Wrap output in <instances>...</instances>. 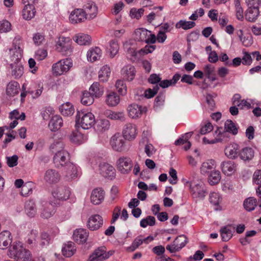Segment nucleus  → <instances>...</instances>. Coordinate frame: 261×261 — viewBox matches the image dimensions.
I'll return each instance as SVG.
<instances>
[{"mask_svg": "<svg viewBox=\"0 0 261 261\" xmlns=\"http://www.w3.org/2000/svg\"><path fill=\"white\" fill-rule=\"evenodd\" d=\"M95 129L99 133H103L108 130L110 126L109 121L105 119L95 120Z\"/></svg>", "mask_w": 261, "mask_h": 261, "instance_id": "obj_30", "label": "nucleus"}, {"mask_svg": "<svg viewBox=\"0 0 261 261\" xmlns=\"http://www.w3.org/2000/svg\"><path fill=\"white\" fill-rule=\"evenodd\" d=\"M24 210L26 214L30 217L35 216L37 214V207L35 201L33 200H29L25 202Z\"/></svg>", "mask_w": 261, "mask_h": 261, "instance_id": "obj_28", "label": "nucleus"}, {"mask_svg": "<svg viewBox=\"0 0 261 261\" xmlns=\"http://www.w3.org/2000/svg\"><path fill=\"white\" fill-rule=\"evenodd\" d=\"M258 15V8L248 7L245 13V17L248 21L254 22L256 20Z\"/></svg>", "mask_w": 261, "mask_h": 261, "instance_id": "obj_33", "label": "nucleus"}, {"mask_svg": "<svg viewBox=\"0 0 261 261\" xmlns=\"http://www.w3.org/2000/svg\"><path fill=\"white\" fill-rule=\"evenodd\" d=\"M128 116L132 118H138L141 116L143 113L147 111L145 107H142L136 103H133L128 107L127 108Z\"/></svg>", "mask_w": 261, "mask_h": 261, "instance_id": "obj_10", "label": "nucleus"}, {"mask_svg": "<svg viewBox=\"0 0 261 261\" xmlns=\"http://www.w3.org/2000/svg\"><path fill=\"white\" fill-rule=\"evenodd\" d=\"M73 65L70 59H63L53 66V71L57 75H61L69 70Z\"/></svg>", "mask_w": 261, "mask_h": 261, "instance_id": "obj_5", "label": "nucleus"}, {"mask_svg": "<svg viewBox=\"0 0 261 261\" xmlns=\"http://www.w3.org/2000/svg\"><path fill=\"white\" fill-rule=\"evenodd\" d=\"M76 251L74 248V244L72 242H68L62 247V251L64 256L70 257Z\"/></svg>", "mask_w": 261, "mask_h": 261, "instance_id": "obj_38", "label": "nucleus"}, {"mask_svg": "<svg viewBox=\"0 0 261 261\" xmlns=\"http://www.w3.org/2000/svg\"><path fill=\"white\" fill-rule=\"evenodd\" d=\"M110 257L109 253L107 252L105 246L98 247L89 256V261H103Z\"/></svg>", "mask_w": 261, "mask_h": 261, "instance_id": "obj_9", "label": "nucleus"}, {"mask_svg": "<svg viewBox=\"0 0 261 261\" xmlns=\"http://www.w3.org/2000/svg\"><path fill=\"white\" fill-rule=\"evenodd\" d=\"M239 156L244 161H249L254 156V151L250 147H245L241 150H240Z\"/></svg>", "mask_w": 261, "mask_h": 261, "instance_id": "obj_32", "label": "nucleus"}, {"mask_svg": "<svg viewBox=\"0 0 261 261\" xmlns=\"http://www.w3.org/2000/svg\"><path fill=\"white\" fill-rule=\"evenodd\" d=\"M126 140L121 134L116 133L110 139V145L116 151H124L128 149Z\"/></svg>", "mask_w": 261, "mask_h": 261, "instance_id": "obj_4", "label": "nucleus"}, {"mask_svg": "<svg viewBox=\"0 0 261 261\" xmlns=\"http://www.w3.org/2000/svg\"><path fill=\"white\" fill-rule=\"evenodd\" d=\"M111 73L110 68L107 65L103 66L99 71L98 77L103 82L108 81Z\"/></svg>", "mask_w": 261, "mask_h": 261, "instance_id": "obj_43", "label": "nucleus"}, {"mask_svg": "<svg viewBox=\"0 0 261 261\" xmlns=\"http://www.w3.org/2000/svg\"><path fill=\"white\" fill-rule=\"evenodd\" d=\"M203 71L204 74L210 81L213 82L216 80L215 68L213 65L211 64L206 65L203 67Z\"/></svg>", "mask_w": 261, "mask_h": 261, "instance_id": "obj_37", "label": "nucleus"}, {"mask_svg": "<svg viewBox=\"0 0 261 261\" xmlns=\"http://www.w3.org/2000/svg\"><path fill=\"white\" fill-rule=\"evenodd\" d=\"M217 96V94L214 93L213 94H207L205 97L206 101L208 105V107L211 110H213L215 107V103L214 98Z\"/></svg>", "mask_w": 261, "mask_h": 261, "instance_id": "obj_56", "label": "nucleus"}, {"mask_svg": "<svg viewBox=\"0 0 261 261\" xmlns=\"http://www.w3.org/2000/svg\"><path fill=\"white\" fill-rule=\"evenodd\" d=\"M136 134V128L135 125L132 123H128L125 125L122 135L125 139L128 140L134 139Z\"/></svg>", "mask_w": 261, "mask_h": 261, "instance_id": "obj_19", "label": "nucleus"}, {"mask_svg": "<svg viewBox=\"0 0 261 261\" xmlns=\"http://www.w3.org/2000/svg\"><path fill=\"white\" fill-rule=\"evenodd\" d=\"M88 232L85 229L80 228L74 231L73 239L77 243L83 244L86 242Z\"/></svg>", "mask_w": 261, "mask_h": 261, "instance_id": "obj_21", "label": "nucleus"}, {"mask_svg": "<svg viewBox=\"0 0 261 261\" xmlns=\"http://www.w3.org/2000/svg\"><path fill=\"white\" fill-rule=\"evenodd\" d=\"M240 150L239 146L234 143L225 148V153L229 159H235L239 156Z\"/></svg>", "mask_w": 261, "mask_h": 261, "instance_id": "obj_23", "label": "nucleus"}, {"mask_svg": "<svg viewBox=\"0 0 261 261\" xmlns=\"http://www.w3.org/2000/svg\"><path fill=\"white\" fill-rule=\"evenodd\" d=\"M210 202L214 205H218L221 201V198L217 193L213 192L210 194Z\"/></svg>", "mask_w": 261, "mask_h": 261, "instance_id": "obj_61", "label": "nucleus"}, {"mask_svg": "<svg viewBox=\"0 0 261 261\" xmlns=\"http://www.w3.org/2000/svg\"><path fill=\"white\" fill-rule=\"evenodd\" d=\"M19 83L15 81H11L7 85L6 93L8 96L13 97L19 93Z\"/></svg>", "mask_w": 261, "mask_h": 261, "instance_id": "obj_29", "label": "nucleus"}, {"mask_svg": "<svg viewBox=\"0 0 261 261\" xmlns=\"http://www.w3.org/2000/svg\"><path fill=\"white\" fill-rule=\"evenodd\" d=\"M159 87L158 85L153 87L152 89L149 88L145 91L144 96L147 98L153 97L158 92Z\"/></svg>", "mask_w": 261, "mask_h": 261, "instance_id": "obj_57", "label": "nucleus"}, {"mask_svg": "<svg viewBox=\"0 0 261 261\" xmlns=\"http://www.w3.org/2000/svg\"><path fill=\"white\" fill-rule=\"evenodd\" d=\"M236 17L238 19L242 20L244 18L243 10L241 6L240 2L239 0H234Z\"/></svg>", "mask_w": 261, "mask_h": 261, "instance_id": "obj_54", "label": "nucleus"}, {"mask_svg": "<svg viewBox=\"0 0 261 261\" xmlns=\"http://www.w3.org/2000/svg\"><path fill=\"white\" fill-rule=\"evenodd\" d=\"M8 256L15 261H32V255L20 242H14L9 247Z\"/></svg>", "mask_w": 261, "mask_h": 261, "instance_id": "obj_1", "label": "nucleus"}, {"mask_svg": "<svg viewBox=\"0 0 261 261\" xmlns=\"http://www.w3.org/2000/svg\"><path fill=\"white\" fill-rule=\"evenodd\" d=\"M44 179L48 184H56L60 180V175L55 169H48L45 172Z\"/></svg>", "mask_w": 261, "mask_h": 261, "instance_id": "obj_15", "label": "nucleus"}, {"mask_svg": "<svg viewBox=\"0 0 261 261\" xmlns=\"http://www.w3.org/2000/svg\"><path fill=\"white\" fill-rule=\"evenodd\" d=\"M173 243L180 250L188 243V238L185 235H181L177 237L173 241Z\"/></svg>", "mask_w": 261, "mask_h": 261, "instance_id": "obj_53", "label": "nucleus"}, {"mask_svg": "<svg viewBox=\"0 0 261 261\" xmlns=\"http://www.w3.org/2000/svg\"><path fill=\"white\" fill-rule=\"evenodd\" d=\"M155 224V218L153 216H148L142 219L140 221V226L145 228L147 225L153 226Z\"/></svg>", "mask_w": 261, "mask_h": 261, "instance_id": "obj_52", "label": "nucleus"}, {"mask_svg": "<svg viewBox=\"0 0 261 261\" xmlns=\"http://www.w3.org/2000/svg\"><path fill=\"white\" fill-rule=\"evenodd\" d=\"M89 91L91 93L94 98L101 97L104 92V88L102 85L98 82H94L90 86Z\"/></svg>", "mask_w": 261, "mask_h": 261, "instance_id": "obj_27", "label": "nucleus"}, {"mask_svg": "<svg viewBox=\"0 0 261 261\" xmlns=\"http://www.w3.org/2000/svg\"><path fill=\"white\" fill-rule=\"evenodd\" d=\"M87 19L83 10L77 9L73 10L70 14L69 20L72 23H77L84 21Z\"/></svg>", "mask_w": 261, "mask_h": 261, "instance_id": "obj_17", "label": "nucleus"}, {"mask_svg": "<svg viewBox=\"0 0 261 261\" xmlns=\"http://www.w3.org/2000/svg\"><path fill=\"white\" fill-rule=\"evenodd\" d=\"M105 115L107 118L112 120H120L121 121L124 120V115L123 113L107 110L105 112Z\"/></svg>", "mask_w": 261, "mask_h": 261, "instance_id": "obj_44", "label": "nucleus"}, {"mask_svg": "<svg viewBox=\"0 0 261 261\" xmlns=\"http://www.w3.org/2000/svg\"><path fill=\"white\" fill-rule=\"evenodd\" d=\"M18 158L17 155L6 157L8 166L10 167L16 166L18 164Z\"/></svg>", "mask_w": 261, "mask_h": 261, "instance_id": "obj_64", "label": "nucleus"}, {"mask_svg": "<svg viewBox=\"0 0 261 261\" xmlns=\"http://www.w3.org/2000/svg\"><path fill=\"white\" fill-rule=\"evenodd\" d=\"M63 125V120L61 116L55 115L50 119L48 127L52 132H56Z\"/></svg>", "mask_w": 261, "mask_h": 261, "instance_id": "obj_26", "label": "nucleus"}, {"mask_svg": "<svg viewBox=\"0 0 261 261\" xmlns=\"http://www.w3.org/2000/svg\"><path fill=\"white\" fill-rule=\"evenodd\" d=\"M65 167L64 177L67 181L76 178L79 175L78 167L73 163H68Z\"/></svg>", "mask_w": 261, "mask_h": 261, "instance_id": "obj_14", "label": "nucleus"}, {"mask_svg": "<svg viewBox=\"0 0 261 261\" xmlns=\"http://www.w3.org/2000/svg\"><path fill=\"white\" fill-rule=\"evenodd\" d=\"M75 122L84 129L91 128L95 123L94 115L91 112L77 111L75 116Z\"/></svg>", "mask_w": 261, "mask_h": 261, "instance_id": "obj_3", "label": "nucleus"}, {"mask_svg": "<svg viewBox=\"0 0 261 261\" xmlns=\"http://www.w3.org/2000/svg\"><path fill=\"white\" fill-rule=\"evenodd\" d=\"M244 208L249 212L254 210L257 205V200L254 197H249L246 199L243 203Z\"/></svg>", "mask_w": 261, "mask_h": 261, "instance_id": "obj_42", "label": "nucleus"}, {"mask_svg": "<svg viewBox=\"0 0 261 261\" xmlns=\"http://www.w3.org/2000/svg\"><path fill=\"white\" fill-rule=\"evenodd\" d=\"M103 225V219L99 215H94L90 217L87 222L88 228L92 231L98 229Z\"/></svg>", "mask_w": 261, "mask_h": 261, "instance_id": "obj_13", "label": "nucleus"}, {"mask_svg": "<svg viewBox=\"0 0 261 261\" xmlns=\"http://www.w3.org/2000/svg\"><path fill=\"white\" fill-rule=\"evenodd\" d=\"M49 149L52 152H56L59 150H64L63 143L61 141L55 142L50 145Z\"/></svg>", "mask_w": 261, "mask_h": 261, "instance_id": "obj_62", "label": "nucleus"}, {"mask_svg": "<svg viewBox=\"0 0 261 261\" xmlns=\"http://www.w3.org/2000/svg\"><path fill=\"white\" fill-rule=\"evenodd\" d=\"M143 242L142 237L141 236H138L134 240L132 245L127 248V250L130 251H134Z\"/></svg>", "mask_w": 261, "mask_h": 261, "instance_id": "obj_55", "label": "nucleus"}, {"mask_svg": "<svg viewBox=\"0 0 261 261\" xmlns=\"http://www.w3.org/2000/svg\"><path fill=\"white\" fill-rule=\"evenodd\" d=\"M115 86L120 94L124 95L126 93V86L123 81L117 80Z\"/></svg>", "mask_w": 261, "mask_h": 261, "instance_id": "obj_60", "label": "nucleus"}, {"mask_svg": "<svg viewBox=\"0 0 261 261\" xmlns=\"http://www.w3.org/2000/svg\"><path fill=\"white\" fill-rule=\"evenodd\" d=\"M234 232V227L231 229L230 225L222 227L220 229L222 240L224 242L228 241L232 238Z\"/></svg>", "mask_w": 261, "mask_h": 261, "instance_id": "obj_25", "label": "nucleus"}, {"mask_svg": "<svg viewBox=\"0 0 261 261\" xmlns=\"http://www.w3.org/2000/svg\"><path fill=\"white\" fill-rule=\"evenodd\" d=\"M148 34L149 31L144 28L140 29L136 32L137 39L140 41L145 42V43L147 41Z\"/></svg>", "mask_w": 261, "mask_h": 261, "instance_id": "obj_48", "label": "nucleus"}, {"mask_svg": "<svg viewBox=\"0 0 261 261\" xmlns=\"http://www.w3.org/2000/svg\"><path fill=\"white\" fill-rule=\"evenodd\" d=\"M71 41L69 38L61 37L56 43L58 51L65 56H69L72 52Z\"/></svg>", "mask_w": 261, "mask_h": 261, "instance_id": "obj_7", "label": "nucleus"}, {"mask_svg": "<svg viewBox=\"0 0 261 261\" xmlns=\"http://www.w3.org/2000/svg\"><path fill=\"white\" fill-rule=\"evenodd\" d=\"M105 192L101 188L94 189L91 195V201L94 204H100L104 199Z\"/></svg>", "mask_w": 261, "mask_h": 261, "instance_id": "obj_22", "label": "nucleus"}, {"mask_svg": "<svg viewBox=\"0 0 261 261\" xmlns=\"http://www.w3.org/2000/svg\"><path fill=\"white\" fill-rule=\"evenodd\" d=\"M70 193V188L65 186H59L51 192V195L55 199L62 201L68 199Z\"/></svg>", "mask_w": 261, "mask_h": 261, "instance_id": "obj_8", "label": "nucleus"}, {"mask_svg": "<svg viewBox=\"0 0 261 261\" xmlns=\"http://www.w3.org/2000/svg\"><path fill=\"white\" fill-rule=\"evenodd\" d=\"M101 55V50L98 47L92 48L89 49L87 54V57L88 61L94 62L98 60Z\"/></svg>", "mask_w": 261, "mask_h": 261, "instance_id": "obj_31", "label": "nucleus"}, {"mask_svg": "<svg viewBox=\"0 0 261 261\" xmlns=\"http://www.w3.org/2000/svg\"><path fill=\"white\" fill-rule=\"evenodd\" d=\"M122 74L124 79L131 81L134 79L135 75V68L133 66L124 67L122 69Z\"/></svg>", "mask_w": 261, "mask_h": 261, "instance_id": "obj_34", "label": "nucleus"}, {"mask_svg": "<svg viewBox=\"0 0 261 261\" xmlns=\"http://www.w3.org/2000/svg\"><path fill=\"white\" fill-rule=\"evenodd\" d=\"M119 96L115 92H110L107 95L106 102L110 106H116L119 103Z\"/></svg>", "mask_w": 261, "mask_h": 261, "instance_id": "obj_40", "label": "nucleus"}, {"mask_svg": "<svg viewBox=\"0 0 261 261\" xmlns=\"http://www.w3.org/2000/svg\"><path fill=\"white\" fill-rule=\"evenodd\" d=\"M10 59L12 62L10 66L11 74L15 79L20 77L23 73V67L21 62L22 57L20 47L10 49Z\"/></svg>", "mask_w": 261, "mask_h": 261, "instance_id": "obj_2", "label": "nucleus"}, {"mask_svg": "<svg viewBox=\"0 0 261 261\" xmlns=\"http://www.w3.org/2000/svg\"><path fill=\"white\" fill-rule=\"evenodd\" d=\"M35 13L34 6L31 5H25L22 10V16L25 19L30 20L34 17Z\"/></svg>", "mask_w": 261, "mask_h": 261, "instance_id": "obj_39", "label": "nucleus"}, {"mask_svg": "<svg viewBox=\"0 0 261 261\" xmlns=\"http://www.w3.org/2000/svg\"><path fill=\"white\" fill-rule=\"evenodd\" d=\"M61 114L65 116L71 115L74 113V108L71 103L67 102L60 107Z\"/></svg>", "mask_w": 261, "mask_h": 261, "instance_id": "obj_41", "label": "nucleus"}, {"mask_svg": "<svg viewBox=\"0 0 261 261\" xmlns=\"http://www.w3.org/2000/svg\"><path fill=\"white\" fill-rule=\"evenodd\" d=\"M100 174L105 178L113 179L115 176L114 168L106 163H102L99 165Z\"/></svg>", "mask_w": 261, "mask_h": 261, "instance_id": "obj_12", "label": "nucleus"}, {"mask_svg": "<svg viewBox=\"0 0 261 261\" xmlns=\"http://www.w3.org/2000/svg\"><path fill=\"white\" fill-rule=\"evenodd\" d=\"M117 163L118 169L123 174H127L133 165L130 159L126 157L120 158Z\"/></svg>", "mask_w": 261, "mask_h": 261, "instance_id": "obj_11", "label": "nucleus"}, {"mask_svg": "<svg viewBox=\"0 0 261 261\" xmlns=\"http://www.w3.org/2000/svg\"><path fill=\"white\" fill-rule=\"evenodd\" d=\"M225 129L233 135H235L238 133V128L235 124L230 120H227L224 124Z\"/></svg>", "mask_w": 261, "mask_h": 261, "instance_id": "obj_51", "label": "nucleus"}, {"mask_svg": "<svg viewBox=\"0 0 261 261\" xmlns=\"http://www.w3.org/2000/svg\"><path fill=\"white\" fill-rule=\"evenodd\" d=\"M11 30V23L6 20L0 21V33H6Z\"/></svg>", "mask_w": 261, "mask_h": 261, "instance_id": "obj_59", "label": "nucleus"}, {"mask_svg": "<svg viewBox=\"0 0 261 261\" xmlns=\"http://www.w3.org/2000/svg\"><path fill=\"white\" fill-rule=\"evenodd\" d=\"M82 10L87 19H93L97 15V7L93 2H89L85 4Z\"/></svg>", "mask_w": 261, "mask_h": 261, "instance_id": "obj_18", "label": "nucleus"}, {"mask_svg": "<svg viewBox=\"0 0 261 261\" xmlns=\"http://www.w3.org/2000/svg\"><path fill=\"white\" fill-rule=\"evenodd\" d=\"M94 97L89 91H85L81 98V102L86 106H90L94 102Z\"/></svg>", "mask_w": 261, "mask_h": 261, "instance_id": "obj_46", "label": "nucleus"}, {"mask_svg": "<svg viewBox=\"0 0 261 261\" xmlns=\"http://www.w3.org/2000/svg\"><path fill=\"white\" fill-rule=\"evenodd\" d=\"M195 25L194 21H186L181 20L175 25L176 28H181L184 30H188L193 28Z\"/></svg>", "mask_w": 261, "mask_h": 261, "instance_id": "obj_50", "label": "nucleus"}, {"mask_svg": "<svg viewBox=\"0 0 261 261\" xmlns=\"http://www.w3.org/2000/svg\"><path fill=\"white\" fill-rule=\"evenodd\" d=\"M144 10L142 8L137 10L136 9H132L130 11V15L132 18L139 19L143 14Z\"/></svg>", "mask_w": 261, "mask_h": 261, "instance_id": "obj_63", "label": "nucleus"}, {"mask_svg": "<svg viewBox=\"0 0 261 261\" xmlns=\"http://www.w3.org/2000/svg\"><path fill=\"white\" fill-rule=\"evenodd\" d=\"M12 237L10 231L4 230L0 233V249H5L12 243Z\"/></svg>", "mask_w": 261, "mask_h": 261, "instance_id": "obj_20", "label": "nucleus"}, {"mask_svg": "<svg viewBox=\"0 0 261 261\" xmlns=\"http://www.w3.org/2000/svg\"><path fill=\"white\" fill-rule=\"evenodd\" d=\"M208 182L211 185L218 184L221 179L220 172L219 171H213L208 176Z\"/></svg>", "mask_w": 261, "mask_h": 261, "instance_id": "obj_47", "label": "nucleus"}, {"mask_svg": "<svg viewBox=\"0 0 261 261\" xmlns=\"http://www.w3.org/2000/svg\"><path fill=\"white\" fill-rule=\"evenodd\" d=\"M69 160V154L65 150L58 151L53 158V162L55 166L58 168L67 166L68 163H71Z\"/></svg>", "mask_w": 261, "mask_h": 261, "instance_id": "obj_6", "label": "nucleus"}, {"mask_svg": "<svg viewBox=\"0 0 261 261\" xmlns=\"http://www.w3.org/2000/svg\"><path fill=\"white\" fill-rule=\"evenodd\" d=\"M221 167L223 173L229 176L235 172L237 165L233 161H227L223 162L221 164Z\"/></svg>", "mask_w": 261, "mask_h": 261, "instance_id": "obj_24", "label": "nucleus"}, {"mask_svg": "<svg viewBox=\"0 0 261 261\" xmlns=\"http://www.w3.org/2000/svg\"><path fill=\"white\" fill-rule=\"evenodd\" d=\"M70 139L73 142L81 143L83 141L84 136L80 133L73 132L70 136Z\"/></svg>", "mask_w": 261, "mask_h": 261, "instance_id": "obj_58", "label": "nucleus"}, {"mask_svg": "<svg viewBox=\"0 0 261 261\" xmlns=\"http://www.w3.org/2000/svg\"><path fill=\"white\" fill-rule=\"evenodd\" d=\"M119 48V45L116 40H112L110 41L108 49L111 57H114L117 54Z\"/></svg>", "mask_w": 261, "mask_h": 261, "instance_id": "obj_49", "label": "nucleus"}, {"mask_svg": "<svg viewBox=\"0 0 261 261\" xmlns=\"http://www.w3.org/2000/svg\"><path fill=\"white\" fill-rule=\"evenodd\" d=\"M55 213L53 205L50 203H46L43 205L41 216L45 219L50 218Z\"/></svg>", "mask_w": 261, "mask_h": 261, "instance_id": "obj_36", "label": "nucleus"}, {"mask_svg": "<svg viewBox=\"0 0 261 261\" xmlns=\"http://www.w3.org/2000/svg\"><path fill=\"white\" fill-rule=\"evenodd\" d=\"M191 193L194 198L203 199L206 195V192L203 184H198L191 187Z\"/></svg>", "mask_w": 261, "mask_h": 261, "instance_id": "obj_16", "label": "nucleus"}, {"mask_svg": "<svg viewBox=\"0 0 261 261\" xmlns=\"http://www.w3.org/2000/svg\"><path fill=\"white\" fill-rule=\"evenodd\" d=\"M214 161L212 160L204 162L200 167V172L203 175L208 174L214 168Z\"/></svg>", "mask_w": 261, "mask_h": 261, "instance_id": "obj_45", "label": "nucleus"}, {"mask_svg": "<svg viewBox=\"0 0 261 261\" xmlns=\"http://www.w3.org/2000/svg\"><path fill=\"white\" fill-rule=\"evenodd\" d=\"M73 40L80 45H89L91 43L90 36L84 34H77L73 37Z\"/></svg>", "mask_w": 261, "mask_h": 261, "instance_id": "obj_35", "label": "nucleus"}]
</instances>
